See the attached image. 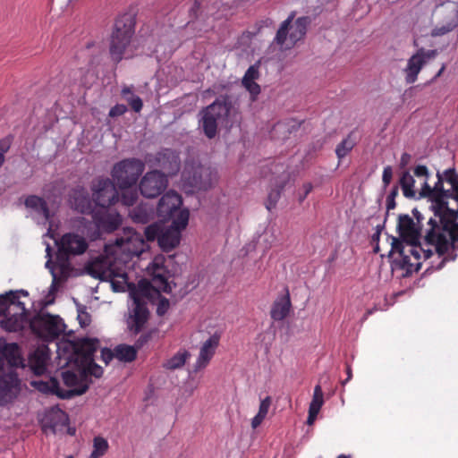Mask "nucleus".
<instances>
[{"label": "nucleus", "instance_id": "63", "mask_svg": "<svg viewBox=\"0 0 458 458\" xmlns=\"http://www.w3.org/2000/svg\"><path fill=\"white\" fill-rule=\"evenodd\" d=\"M69 458H72V456H70Z\"/></svg>", "mask_w": 458, "mask_h": 458}, {"label": "nucleus", "instance_id": "43", "mask_svg": "<svg viewBox=\"0 0 458 458\" xmlns=\"http://www.w3.org/2000/svg\"><path fill=\"white\" fill-rule=\"evenodd\" d=\"M398 194V187L394 186L386 198V208L387 210L394 209L395 208V197Z\"/></svg>", "mask_w": 458, "mask_h": 458}, {"label": "nucleus", "instance_id": "2", "mask_svg": "<svg viewBox=\"0 0 458 458\" xmlns=\"http://www.w3.org/2000/svg\"><path fill=\"white\" fill-rule=\"evenodd\" d=\"M434 187L425 182L420 195L430 201V208L438 221L429 218L426 240L441 255L448 249H458V174L449 168L437 173Z\"/></svg>", "mask_w": 458, "mask_h": 458}, {"label": "nucleus", "instance_id": "29", "mask_svg": "<svg viewBox=\"0 0 458 458\" xmlns=\"http://www.w3.org/2000/svg\"><path fill=\"white\" fill-rule=\"evenodd\" d=\"M324 404V394L322 388L319 385L314 387L312 400L309 406V414L307 418V424L311 426L320 411L321 407Z\"/></svg>", "mask_w": 458, "mask_h": 458}, {"label": "nucleus", "instance_id": "46", "mask_svg": "<svg viewBox=\"0 0 458 458\" xmlns=\"http://www.w3.org/2000/svg\"><path fill=\"white\" fill-rule=\"evenodd\" d=\"M159 233L160 232H158V227L157 225H149L145 229L147 239L149 241H152L155 238L158 239Z\"/></svg>", "mask_w": 458, "mask_h": 458}, {"label": "nucleus", "instance_id": "37", "mask_svg": "<svg viewBox=\"0 0 458 458\" xmlns=\"http://www.w3.org/2000/svg\"><path fill=\"white\" fill-rule=\"evenodd\" d=\"M122 96L129 103L131 107L135 112L138 113L142 109L143 103H142L141 98L140 97L134 95L130 88H127V87L123 88L122 89Z\"/></svg>", "mask_w": 458, "mask_h": 458}, {"label": "nucleus", "instance_id": "55", "mask_svg": "<svg viewBox=\"0 0 458 458\" xmlns=\"http://www.w3.org/2000/svg\"><path fill=\"white\" fill-rule=\"evenodd\" d=\"M280 191H272L269 195L268 199L273 200L274 204L276 202L277 199L279 198Z\"/></svg>", "mask_w": 458, "mask_h": 458}, {"label": "nucleus", "instance_id": "51", "mask_svg": "<svg viewBox=\"0 0 458 458\" xmlns=\"http://www.w3.org/2000/svg\"><path fill=\"white\" fill-rule=\"evenodd\" d=\"M8 293L9 299L11 300V302H13V299H17V301H20L21 295L28 296V292L25 290H20V291H10Z\"/></svg>", "mask_w": 458, "mask_h": 458}, {"label": "nucleus", "instance_id": "13", "mask_svg": "<svg viewBox=\"0 0 458 458\" xmlns=\"http://www.w3.org/2000/svg\"><path fill=\"white\" fill-rule=\"evenodd\" d=\"M30 327L39 337L53 339L64 331L65 325L59 316L41 312L30 320Z\"/></svg>", "mask_w": 458, "mask_h": 458}, {"label": "nucleus", "instance_id": "18", "mask_svg": "<svg viewBox=\"0 0 458 458\" xmlns=\"http://www.w3.org/2000/svg\"><path fill=\"white\" fill-rule=\"evenodd\" d=\"M145 162L151 167L162 169L166 176L177 174L180 169L179 156L171 149H164L156 155H148Z\"/></svg>", "mask_w": 458, "mask_h": 458}, {"label": "nucleus", "instance_id": "57", "mask_svg": "<svg viewBox=\"0 0 458 458\" xmlns=\"http://www.w3.org/2000/svg\"><path fill=\"white\" fill-rule=\"evenodd\" d=\"M352 369L350 367L347 368V378L346 380L343 383V384H345L347 381H349L351 378H352Z\"/></svg>", "mask_w": 458, "mask_h": 458}, {"label": "nucleus", "instance_id": "20", "mask_svg": "<svg viewBox=\"0 0 458 458\" xmlns=\"http://www.w3.org/2000/svg\"><path fill=\"white\" fill-rule=\"evenodd\" d=\"M221 332L216 330L204 339L199 346V356L193 366L195 372L205 369L214 357L221 340Z\"/></svg>", "mask_w": 458, "mask_h": 458}, {"label": "nucleus", "instance_id": "45", "mask_svg": "<svg viewBox=\"0 0 458 458\" xmlns=\"http://www.w3.org/2000/svg\"><path fill=\"white\" fill-rule=\"evenodd\" d=\"M127 111V106L123 104H117L114 106H113L109 111V116L110 117H116L123 115Z\"/></svg>", "mask_w": 458, "mask_h": 458}, {"label": "nucleus", "instance_id": "48", "mask_svg": "<svg viewBox=\"0 0 458 458\" xmlns=\"http://www.w3.org/2000/svg\"><path fill=\"white\" fill-rule=\"evenodd\" d=\"M169 308V301L165 298H162L157 305V312L158 315H164Z\"/></svg>", "mask_w": 458, "mask_h": 458}, {"label": "nucleus", "instance_id": "24", "mask_svg": "<svg viewBox=\"0 0 458 458\" xmlns=\"http://www.w3.org/2000/svg\"><path fill=\"white\" fill-rule=\"evenodd\" d=\"M259 78V64L250 65L242 79V85L250 93V100L256 101L260 94V86L256 82Z\"/></svg>", "mask_w": 458, "mask_h": 458}, {"label": "nucleus", "instance_id": "1", "mask_svg": "<svg viewBox=\"0 0 458 458\" xmlns=\"http://www.w3.org/2000/svg\"><path fill=\"white\" fill-rule=\"evenodd\" d=\"M145 248L143 236L131 228H126L114 242L105 245L103 260H97L92 264V273L102 279L110 280L114 291H129L131 303L126 322L129 330L134 334H138L148 320L146 299L148 297L150 285L145 281H140L138 288L130 284L124 266L133 256L141 254Z\"/></svg>", "mask_w": 458, "mask_h": 458}, {"label": "nucleus", "instance_id": "28", "mask_svg": "<svg viewBox=\"0 0 458 458\" xmlns=\"http://www.w3.org/2000/svg\"><path fill=\"white\" fill-rule=\"evenodd\" d=\"M31 385L41 393L55 394L62 399L71 398V392H62V387L55 378L50 377L46 381L34 380Z\"/></svg>", "mask_w": 458, "mask_h": 458}, {"label": "nucleus", "instance_id": "17", "mask_svg": "<svg viewBox=\"0 0 458 458\" xmlns=\"http://www.w3.org/2000/svg\"><path fill=\"white\" fill-rule=\"evenodd\" d=\"M168 180L165 174L157 170L146 173L140 182V193L148 199L159 196L167 187Z\"/></svg>", "mask_w": 458, "mask_h": 458}, {"label": "nucleus", "instance_id": "33", "mask_svg": "<svg viewBox=\"0 0 458 458\" xmlns=\"http://www.w3.org/2000/svg\"><path fill=\"white\" fill-rule=\"evenodd\" d=\"M151 215L152 209L147 204H140L130 211V216L136 223H148Z\"/></svg>", "mask_w": 458, "mask_h": 458}, {"label": "nucleus", "instance_id": "22", "mask_svg": "<svg viewBox=\"0 0 458 458\" xmlns=\"http://www.w3.org/2000/svg\"><path fill=\"white\" fill-rule=\"evenodd\" d=\"M187 225L182 226L176 222H171V225L161 230L158 235V244L165 251H169L179 245L182 232L185 230Z\"/></svg>", "mask_w": 458, "mask_h": 458}, {"label": "nucleus", "instance_id": "59", "mask_svg": "<svg viewBox=\"0 0 458 458\" xmlns=\"http://www.w3.org/2000/svg\"><path fill=\"white\" fill-rule=\"evenodd\" d=\"M445 260H446V257H444L441 263L437 267V268L440 269L444 266V263Z\"/></svg>", "mask_w": 458, "mask_h": 458}, {"label": "nucleus", "instance_id": "60", "mask_svg": "<svg viewBox=\"0 0 458 458\" xmlns=\"http://www.w3.org/2000/svg\"><path fill=\"white\" fill-rule=\"evenodd\" d=\"M4 156H2V153H0V167L2 166V165L4 164Z\"/></svg>", "mask_w": 458, "mask_h": 458}, {"label": "nucleus", "instance_id": "23", "mask_svg": "<svg viewBox=\"0 0 458 458\" xmlns=\"http://www.w3.org/2000/svg\"><path fill=\"white\" fill-rule=\"evenodd\" d=\"M70 204L72 208L81 214L93 212L92 201L89 193L83 187L73 189L70 194Z\"/></svg>", "mask_w": 458, "mask_h": 458}, {"label": "nucleus", "instance_id": "7", "mask_svg": "<svg viewBox=\"0 0 458 458\" xmlns=\"http://www.w3.org/2000/svg\"><path fill=\"white\" fill-rule=\"evenodd\" d=\"M134 30V21L131 15L123 14L116 19L109 43V55L113 62L119 63L133 55L131 39Z\"/></svg>", "mask_w": 458, "mask_h": 458}, {"label": "nucleus", "instance_id": "56", "mask_svg": "<svg viewBox=\"0 0 458 458\" xmlns=\"http://www.w3.org/2000/svg\"><path fill=\"white\" fill-rule=\"evenodd\" d=\"M59 418H60V420H63L64 424H65L68 421L67 415L63 411L59 412Z\"/></svg>", "mask_w": 458, "mask_h": 458}, {"label": "nucleus", "instance_id": "36", "mask_svg": "<svg viewBox=\"0 0 458 458\" xmlns=\"http://www.w3.org/2000/svg\"><path fill=\"white\" fill-rule=\"evenodd\" d=\"M114 356L121 361H131L136 358V350L129 345H118L114 349Z\"/></svg>", "mask_w": 458, "mask_h": 458}, {"label": "nucleus", "instance_id": "50", "mask_svg": "<svg viewBox=\"0 0 458 458\" xmlns=\"http://www.w3.org/2000/svg\"><path fill=\"white\" fill-rule=\"evenodd\" d=\"M114 356V351L109 349H103L101 351V358L106 364H108Z\"/></svg>", "mask_w": 458, "mask_h": 458}, {"label": "nucleus", "instance_id": "40", "mask_svg": "<svg viewBox=\"0 0 458 458\" xmlns=\"http://www.w3.org/2000/svg\"><path fill=\"white\" fill-rule=\"evenodd\" d=\"M121 190H122V196H121L122 204L124 206H127V207L133 206L139 199V194H138L137 190L132 189L131 187L121 189Z\"/></svg>", "mask_w": 458, "mask_h": 458}, {"label": "nucleus", "instance_id": "15", "mask_svg": "<svg viewBox=\"0 0 458 458\" xmlns=\"http://www.w3.org/2000/svg\"><path fill=\"white\" fill-rule=\"evenodd\" d=\"M165 257L157 255L147 267V273L151 276V287L157 293H171L172 285L168 282L169 272L165 266Z\"/></svg>", "mask_w": 458, "mask_h": 458}, {"label": "nucleus", "instance_id": "58", "mask_svg": "<svg viewBox=\"0 0 458 458\" xmlns=\"http://www.w3.org/2000/svg\"><path fill=\"white\" fill-rule=\"evenodd\" d=\"M445 64H443V65H442V67L440 68V70H439V71L437 72V73L436 74V76H435V78H434V79H436V78L439 77V76L443 73V72L445 71Z\"/></svg>", "mask_w": 458, "mask_h": 458}, {"label": "nucleus", "instance_id": "8", "mask_svg": "<svg viewBox=\"0 0 458 458\" xmlns=\"http://www.w3.org/2000/svg\"><path fill=\"white\" fill-rule=\"evenodd\" d=\"M293 18L294 13H291L289 17L282 22L276 32L275 42L279 46L281 50L293 48L306 34L309 19L307 17H299L293 21Z\"/></svg>", "mask_w": 458, "mask_h": 458}, {"label": "nucleus", "instance_id": "25", "mask_svg": "<svg viewBox=\"0 0 458 458\" xmlns=\"http://www.w3.org/2000/svg\"><path fill=\"white\" fill-rule=\"evenodd\" d=\"M458 27V4L455 8L447 11L441 23L435 26L430 32L433 38L442 37Z\"/></svg>", "mask_w": 458, "mask_h": 458}, {"label": "nucleus", "instance_id": "39", "mask_svg": "<svg viewBox=\"0 0 458 458\" xmlns=\"http://www.w3.org/2000/svg\"><path fill=\"white\" fill-rule=\"evenodd\" d=\"M107 449V441L101 437H96L93 441V451L91 452L89 458H99L106 454Z\"/></svg>", "mask_w": 458, "mask_h": 458}, {"label": "nucleus", "instance_id": "44", "mask_svg": "<svg viewBox=\"0 0 458 458\" xmlns=\"http://www.w3.org/2000/svg\"><path fill=\"white\" fill-rule=\"evenodd\" d=\"M414 174L417 177L424 178V182H423V185H422L421 189L424 187L425 182L428 185V183L427 182V179L428 177V170L425 165H417L414 168Z\"/></svg>", "mask_w": 458, "mask_h": 458}, {"label": "nucleus", "instance_id": "10", "mask_svg": "<svg viewBox=\"0 0 458 458\" xmlns=\"http://www.w3.org/2000/svg\"><path fill=\"white\" fill-rule=\"evenodd\" d=\"M145 163L138 158H126L116 163L111 175L119 189L134 186L145 170Z\"/></svg>", "mask_w": 458, "mask_h": 458}, {"label": "nucleus", "instance_id": "6", "mask_svg": "<svg viewBox=\"0 0 458 458\" xmlns=\"http://www.w3.org/2000/svg\"><path fill=\"white\" fill-rule=\"evenodd\" d=\"M98 348V339L83 338L77 344L67 342L59 344L58 352L62 349L70 351L67 357H64L65 364L77 363L81 367L88 379L89 376L100 377L103 374V369L94 362V353L97 352Z\"/></svg>", "mask_w": 458, "mask_h": 458}, {"label": "nucleus", "instance_id": "61", "mask_svg": "<svg viewBox=\"0 0 458 458\" xmlns=\"http://www.w3.org/2000/svg\"><path fill=\"white\" fill-rule=\"evenodd\" d=\"M337 458H349L348 456L344 455V454H341L339 455Z\"/></svg>", "mask_w": 458, "mask_h": 458}, {"label": "nucleus", "instance_id": "21", "mask_svg": "<svg viewBox=\"0 0 458 458\" xmlns=\"http://www.w3.org/2000/svg\"><path fill=\"white\" fill-rule=\"evenodd\" d=\"M437 55V50H425L421 48L411 55L408 59L407 65L404 69L406 82L408 84L415 82L422 67L428 60L435 58Z\"/></svg>", "mask_w": 458, "mask_h": 458}, {"label": "nucleus", "instance_id": "41", "mask_svg": "<svg viewBox=\"0 0 458 458\" xmlns=\"http://www.w3.org/2000/svg\"><path fill=\"white\" fill-rule=\"evenodd\" d=\"M11 306V300L9 299L8 293L3 294L0 296V316L4 317L7 312H9V308Z\"/></svg>", "mask_w": 458, "mask_h": 458}, {"label": "nucleus", "instance_id": "32", "mask_svg": "<svg viewBox=\"0 0 458 458\" xmlns=\"http://www.w3.org/2000/svg\"><path fill=\"white\" fill-rule=\"evenodd\" d=\"M25 206L33 209L35 212L41 214L46 220L49 218V210L46 201L38 196L31 195L25 199Z\"/></svg>", "mask_w": 458, "mask_h": 458}, {"label": "nucleus", "instance_id": "9", "mask_svg": "<svg viewBox=\"0 0 458 458\" xmlns=\"http://www.w3.org/2000/svg\"><path fill=\"white\" fill-rule=\"evenodd\" d=\"M181 196L170 191L162 196L157 205V215L162 222H176V224L188 225L190 213L187 208H182Z\"/></svg>", "mask_w": 458, "mask_h": 458}, {"label": "nucleus", "instance_id": "5", "mask_svg": "<svg viewBox=\"0 0 458 458\" xmlns=\"http://www.w3.org/2000/svg\"><path fill=\"white\" fill-rule=\"evenodd\" d=\"M199 115V125L209 139L216 135L218 124L229 128L239 119L238 109L228 98L216 99L202 109Z\"/></svg>", "mask_w": 458, "mask_h": 458}, {"label": "nucleus", "instance_id": "19", "mask_svg": "<svg viewBox=\"0 0 458 458\" xmlns=\"http://www.w3.org/2000/svg\"><path fill=\"white\" fill-rule=\"evenodd\" d=\"M74 364V369H66L62 372L64 383L70 389L62 392H71V397L84 394L89 388V380H87L81 366Z\"/></svg>", "mask_w": 458, "mask_h": 458}, {"label": "nucleus", "instance_id": "53", "mask_svg": "<svg viewBox=\"0 0 458 458\" xmlns=\"http://www.w3.org/2000/svg\"><path fill=\"white\" fill-rule=\"evenodd\" d=\"M78 319H79L81 326L83 327H87L90 322L89 314L86 312L79 314Z\"/></svg>", "mask_w": 458, "mask_h": 458}, {"label": "nucleus", "instance_id": "11", "mask_svg": "<svg viewBox=\"0 0 458 458\" xmlns=\"http://www.w3.org/2000/svg\"><path fill=\"white\" fill-rule=\"evenodd\" d=\"M216 169L201 165H186L182 172L183 185H189L199 191H207L218 182Z\"/></svg>", "mask_w": 458, "mask_h": 458}, {"label": "nucleus", "instance_id": "52", "mask_svg": "<svg viewBox=\"0 0 458 458\" xmlns=\"http://www.w3.org/2000/svg\"><path fill=\"white\" fill-rule=\"evenodd\" d=\"M312 184L310 182H306L302 186L303 194H300L299 199L300 201H303L308 194L312 191Z\"/></svg>", "mask_w": 458, "mask_h": 458}, {"label": "nucleus", "instance_id": "4", "mask_svg": "<svg viewBox=\"0 0 458 458\" xmlns=\"http://www.w3.org/2000/svg\"><path fill=\"white\" fill-rule=\"evenodd\" d=\"M23 360L17 344L0 340V407L13 403L21 391V380L15 369Z\"/></svg>", "mask_w": 458, "mask_h": 458}, {"label": "nucleus", "instance_id": "31", "mask_svg": "<svg viewBox=\"0 0 458 458\" xmlns=\"http://www.w3.org/2000/svg\"><path fill=\"white\" fill-rule=\"evenodd\" d=\"M291 309L289 295L277 300L271 310V317L275 320H283L288 315Z\"/></svg>", "mask_w": 458, "mask_h": 458}, {"label": "nucleus", "instance_id": "30", "mask_svg": "<svg viewBox=\"0 0 458 458\" xmlns=\"http://www.w3.org/2000/svg\"><path fill=\"white\" fill-rule=\"evenodd\" d=\"M51 251V247L49 244H47L46 248V253L48 259L46 262V267L49 269L53 277L52 284L50 285V293H55L57 290V284L64 275H62L61 273L60 275H58L57 270L60 271V261L58 259L55 263L52 261Z\"/></svg>", "mask_w": 458, "mask_h": 458}, {"label": "nucleus", "instance_id": "62", "mask_svg": "<svg viewBox=\"0 0 458 458\" xmlns=\"http://www.w3.org/2000/svg\"><path fill=\"white\" fill-rule=\"evenodd\" d=\"M193 391H194V387L191 388L190 394H191L193 393Z\"/></svg>", "mask_w": 458, "mask_h": 458}, {"label": "nucleus", "instance_id": "27", "mask_svg": "<svg viewBox=\"0 0 458 458\" xmlns=\"http://www.w3.org/2000/svg\"><path fill=\"white\" fill-rule=\"evenodd\" d=\"M102 210V214L95 213L93 215L97 226L106 232L116 230L122 223L121 216L117 212H109L106 208Z\"/></svg>", "mask_w": 458, "mask_h": 458}, {"label": "nucleus", "instance_id": "47", "mask_svg": "<svg viewBox=\"0 0 458 458\" xmlns=\"http://www.w3.org/2000/svg\"><path fill=\"white\" fill-rule=\"evenodd\" d=\"M392 177H393L392 167L389 165L386 166L383 170V174H382V181H383L385 187H387L390 184Z\"/></svg>", "mask_w": 458, "mask_h": 458}, {"label": "nucleus", "instance_id": "38", "mask_svg": "<svg viewBox=\"0 0 458 458\" xmlns=\"http://www.w3.org/2000/svg\"><path fill=\"white\" fill-rule=\"evenodd\" d=\"M355 146V140L351 135L344 139L336 147L335 154L339 159L344 158Z\"/></svg>", "mask_w": 458, "mask_h": 458}, {"label": "nucleus", "instance_id": "49", "mask_svg": "<svg viewBox=\"0 0 458 458\" xmlns=\"http://www.w3.org/2000/svg\"><path fill=\"white\" fill-rule=\"evenodd\" d=\"M11 144L12 139L9 137L0 140V153H2V156H4V154L9 150Z\"/></svg>", "mask_w": 458, "mask_h": 458}, {"label": "nucleus", "instance_id": "42", "mask_svg": "<svg viewBox=\"0 0 458 458\" xmlns=\"http://www.w3.org/2000/svg\"><path fill=\"white\" fill-rule=\"evenodd\" d=\"M271 405V398L269 396H267L265 399H263L260 402L259 411L257 414L266 418L267 415L268 410Z\"/></svg>", "mask_w": 458, "mask_h": 458}, {"label": "nucleus", "instance_id": "35", "mask_svg": "<svg viewBox=\"0 0 458 458\" xmlns=\"http://www.w3.org/2000/svg\"><path fill=\"white\" fill-rule=\"evenodd\" d=\"M189 357L190 353L187 351H179L172 358L165 361V367L168 369H179L184 365Z\"/></svg>", "mask_w": 458, "mask_h": 458}, {"label": "nucleus", "instance_id": "34", "mask_svg": "<svg viewBox=\"0 0 458 458\" xmlns=\"http://www.w3.org/2000/svg\"><path fill=\"white\" fill-rule=\"evenodd\" d=\"M415 180L409 172H404L400 179V185L403 195L411 199L416 196Z\"/></svg>", "mask_w": 458, "mask_h": 458}, {"label": "nucleus", "instance_id": "12", "mask_svg": "<svg viewBox=\"0 0 458 458\" xmlns=\"http://www.w3.org/2000/svg\"><path fill=\"white\" fill-rule=\"evenodd\" d=\"M55 242L58 247L60 273L64 275L68 267V258L83 254L87 250L89 244L85 237L75 233H67L59 241H55Z\"/></svg>", "mask_w": 458, "mask_h": 458}, {"label": "nucleus", "instance_id": "16", "mask_svg": "<svg viewBox=\"0 0 458 458\" xmlns=\"http://www.w3.org/2000/svg\"><path fill=\"white\" fill-rule=\"evenodd\" d=\"M9 312L5 314L0 321L2 328L9 332H18L22 330L27 325L30 326L25 303L13 299Z\"/></svg>", "mask_w": 458, "mask_h": 458}, {"label": "nucleus", "instance_id": "54", "mask_svg": "<svg viewBox=\"0 0 458 458\" xmlns=\"http://www.w3.org/2000/svg\"><path fill=\"white\" fill-rule=\"evenodd\" d=\"M264 419H265L264 417H262V416H260V415L257 414V415L252 419V420H251V427H252L253 428H258V427L262 423V421L264 420Z\"/></svg>", "mask_w": 458, "mask_h": 458}, {"label": "nucleus", "instance_id": "14", "mask_svg": "<svg viewBox=\"0 0 458 458\" xmlns=\"http://www.w3.org/2000/svg\"><path fill=\"white\" fill-rule=\"evenodd\" d=\"M94 202L102 209L107 208L118 200V191L109 178L97 177L91 183Z\"/></svg>", "mask_w": 458, "mask_h": 458}, {"label": "nucleus", "instance_id": "3", "mask_svg": "<svg viewBox=\"0 0 458 458\" xmlns=\"http://www.w3.org/2000/svg\"><path fill=\"white\" fill-rule=\"evenodd\" d=\"M397 229L403 240L392 238L390 254L394 265L405 270L406 274L417 272L422 261L431 257L433 250L439 258L449 250L448 249L440 255L426 239V245L428 247L424 249L419 242L420 236L419 227L409 215L399 216Z\"/></svg>", "mask_w": 458, "mask_h": 458}, {"label": "nucleus", "instance_id": "26", "mask_svg": "<svg viewBox=\"0 0 458 458\" xmlns=\"http://www.w3.org/2000/svg\"><path fill=\"white\" fill-rule=\"evenodd\" d=\"M49 360V351L46 346L38 347L29 357V366L36 375L46 372Z\"/></svg>", "mask_w": 458, "mask_h": 458}]
</instances>
